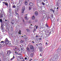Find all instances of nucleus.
<instances>
[{
	"label": "nucleus",
	"mask_w": 61,
	"mask_h": 61,
	"mask_svg": "<svg viewBox=\"0 0 61 61\" xmlns=\"http://www.w3.org/2000/svg\"><path fill=\"white\" fill-rule=\"evenodd\" d=\"M4 42H5V45H7L9 44V41L8 40L7 38H6L5 39V41H4Z\"/></svg>",
	"instance_id": "f257e3e1"
},
{
	"label": "nucleus",
	"mask_w": 61,
	"mask_h": 61,
	"mask_svg": "<svg viewBox=\"0 0 61 61\" xmlns=\"http://www.w3.org/2000/svg\"><path fill=\"white\" fill-rule=\"evenodd\" d=\"M27 16H28V14H26L25 15V19L26 20H28V18L27 17Z\"/></svg>",
	"instance_id": "f03ea898"
},
{
	"label": "nucleus",
	"mask_w": 61,
	"mask_h": 61,
	"mask_svg": "<svg viewBox=\"0 0 61 61\" xmlns=\"http://www.w3.org/2000/svg\"><path fill=\"white\" fill-rule=\"evenodd\" d=\"M30 48L31 51H34V47L32 45H30Z\"/></svg>",
	"instance_id": "7ed1b4c3"
},
{
	"label": "nucleus",
	"mask_w": 61,
	"mask_h": 61,
	"mask_svg": "<svg viewBox=\"0 0 61 61\" xmlns=\"http://www.w3.org/2000/svg\"><path fill=\"white\" fill-rule=\"evenodd\" d=\"M25 6H23L22 9L21 13L22 14L24 13L25 10Z\"/></svg>",
	"instance_id": "20e7f679"
},
{
	"label": "nucleus",
	"mask_w": 61,
	"mask_h": 61,
	"mask_svg": "<svg viewBox=\"0 0 61 61\" xmlns=\"http://www.w3.org/2000/svg\"><path fill=\"white\" fill-rule=\"evenodd\" d=\"M5 24V23L4 22H2V24H1V27L0 28L2 30H4V28H3V25H4V24Z\"/></svg>",
	"instance_id": "39448f33"
},
{
	"label": "nucleus",
	"mask_w": 61,
	"mask_h": 61,
	"mask_svg": "<svg viewBox=\"0 0 61 61\" xmlns=\"http://www.w3.org/2000/svg\"><path fill=\"white\" fill-rule=\"evenodd\" d=\"M35 15L36 16H37V15H38V12L37 11H36L35 12Z\"/></svg>",
	"instance_id": "423d86ee"
},
{
	"label": "nucleus",
	"mask_w": 61,
	"mask_h": 61,
	"mask_svg": "<svg viewBox=\"0 0 61 61\" xmlns=\"http://www.w3.org/2000/svg\"><path fill=\"white\" fill-rule=\"evenodd\" d=\"M60 0H56V4L57 5H59V2Z\"/></svg>",
	"instance_id": "0eeeda50"
},
{
	"label": "nucleus",
	"mask_w": 61,
	"mask_h": 61,
	"mask_svg": "<svg viewBox=\"0 0 61 61\" xmlns=\"http://www.w3.org/2000/svg\"><path fill=\"white\" fill-rule=\"evenodd\" d=\"M51 21L52 22H54L55 21V18H51Z\"/></svg>",
	"instance_id": "6e6552de"
},
{
	"label": "nucleus",
	"mask_w": 61,
	"mask_h": 61,
	"mask_svg": "<svg viewBox=\"0 0 61 61\" xmlns=\"http://www.w3.org/2000/svg\"><path fill=\"white\" fill-rule=\"evenodd\" d=\"M38 48L40 49V51L41 52L42 51V47L41 48V47H38Z\"/></svg>",
	"instance_id": "1a4fd4ad"
},
{
	"label": "nucleus",
	"mask_w": 61,
	"mask_h": 61,
	"mask_svg": "<svg viewBox=\"0 0 61 61\" xmlns=\"http://www.w3.org/2000/svg\"><path fill=\"white\" fill-rule=\"evenodd\" d=\"M3 3L5 5H6L7 6V5H8V3L7 2H3Z\"/></svg>",
	"instance_id": "9d476101"
},
{
	"label": "nucleus",
	"mask_w": 61,
	"mask_h": 61,
	"mask_svg": "<svg viewBox=\"0 0 61 61\" xmlns=\"http://www.w3.org/2000/svg\"><path fill=\"white\" fill-rule=\"evenodd\" d=\"M29 5H30V6H32L33 5V4L31 2H30L29 3Z\"/></svg>",
	"instance_id": "9b49d317"
},
{
	"label": "nucleus",
	"mask_w": 61,
	"mask_h": 61,
	"mask_svg": "<svg viewBox=\"0 0 61 61\" xmlns=\"http://www.w3.org/2000/svg\"><path fill=\"white\" fill-rule=\"evenodd\" d=\"M20 59H21V60H22H22L23 61L24 59L23 58V57L21 56H20Z\"/></svg>",
	"instance_id": "f8f14e48"
},
{
	"label": "nucleus",
	"mask_w": 61,
	"mask_h": 61,
	"mask_svg": "<svg viewBox=\"0 0 61 61\" xmlns=\"http://www.w3.org/2000/svg\"><path fill=\"white\" fill-rule=\"evenodd\" d=\"M25 5H27V1H25Z\"/></svg>",
	"instance_id": "ddd939ff"
},
{
	"label": "nucleus",
	"mask_w": 61,
	"mask_h": 61,
	"mask_svg": "<svg viewBox=\"0 0 61 61\" xmlns=\"http://www.w3.org/2000/svg\"><path fill=\"white\" fill-rule=\"evenodd\" d=\"M11 23L12 25H13V24H14V20H12Z\"/></svg>",
	"instance_id": "4468645a"
},
{
	"label": "nucleus",
	"mask_w": 61,
	"mask_h": 61,
	"mask_svg": "<svg viewBox=\"0 0 61 61\" xmlns=\"http://www.w3.org/2000/svg\"><path fill=\"white\" fill-rule=\"evenodd\" d=\"M3 14H2L0 15V17H1V18H3L4 16H3Z\"/></svg>",
	"instance_id": "2eb2a0df"
},
{
	"label": "nucleus",
	"mask_w": 61,
	"mask_h": 61,
	"mask_svg": "<svg viewBox=\"0 0 61 61\" xmlns=\"http://www.w3.org/2000/svg\"><path fill=\"white\" fill-rule=\"evenodd\" d=\"M26 30H27V31L28 32H30V30H29V29H26Z\"/></svg>",
	"instance_id": "dca6fc26"
},
{
	"label": "nucleus",
	"mask_w": 61,
	"mask_h": 61,
	"mask_svg": "<svg viewBox=\"0 0 61 61\" xmlns=\"http://www.w3.org/2000/svg\"><path fill=\"white\" fill-rule=\"evenodd\" d=\"M15 14H16V16H18V14H17V13H15Z\"/></svg>",
	"instance_id": "f3484780"
},
{
	"label": "nucleus",
	"mask_w": 61,
	"mask_h": 61,
	"mask_svg": "<svg viewBox=\"0 0 61 61\" xmlns=\"http://www.w3.org/2000/svg\"><path fill=\"white\" fill-rule=\"evenodd\" d=\"M0 22L1 23V24H2L3 22H2V19H0Z\"/></svg>",
	"instance_id": "a211bd4d"
},
{
	"label": "nucleus",
	"mask_w": 61,
	"mask_h": 61,
	"mask_svg": "<svg viewBox=\"0 0 61 61\" xmlns=\"http://www.w3.org/2000/svg\"><path fill=\"white\" fill-rule=\"evenodd\" d=\"M23 37L25 39H27V37H26V36H25V35L23 36Z\"/></svg>",
	"instance_id": "6ab92c4d"
},
{
	"label": "nucleus",
	"mask_w": 61,
	"mask_h": 61,
	"mask_svg": "<svg viewBox=\"0 0 61 61\" xmlns=\"http://www.w3.org/2000/svg\"><path fill=\"white\" fill-rule=\"evenodd\" d=\"M32 9V7L30 6L29 7V10H31Z\"/></svg>",
	"instance_id": "aec40b11"
},
{
	"label": "nucleus",
	"mask_w": 61,
	"mask_h": 61,
	"mask_svg": "<svg viewBox=\"0 0 61 61\" xmlns=\"http://www.w3.org/2000/svg\"><path fill=\"white\" fill-rule=\"evenodd\" d=\"M30 56L31 57H33V53H31L30 54Z\"/></svg>",
	"instance_id": "412c9836"
},
{
	"label": "nucleus",
	"mask_w": 61,
	"mask_h": 61,
	"mask_svg": "<svg viewBox=\"0 0 61 61\" xmlns=\"http://www.w3.org/2000/svg\"><path fill=\"white\" fill-rule=\"evenodd\" d=\"M15 57H13L12 58L10 59V60H13V59H15Z\"/></svg>",
	"instance_id": "4be33fe9"
},
{
	"label": "nucleus",
	"mask_w": 61,
	"mask_h": 61,
	"mask_svg": "<svg viewBox=\"0 0 61 61\" xmlns=\"http://www.w3.org/2000/svg\"><path fill=\"white\" fill-rule=\"evenodd\" d=\"M32 19H35V16H32Z\"/></svg>",
	"instance_id": "5701e85b"
},
{
	"label": "nucleus",
	"mask_w": 61,
	"mask_h": 61,
	"mask_svg": "<svg viewBox=\"0 0 61 61\" xmlns=\"http://www.w3.org/2000/svg\"><path fill=\"white\" fill-rule=\"evenodd\" d=\"M19 34H21V30H19Z\"/></svg>",
	"instance_id": "b1692460"
},
{
	"label": "nucleus",
	"mask_w": 61,
	"mask_h": 61,
	"mask_svg": "<svg viewBox=\"0 0 61 61\" xmlns=\"http://www.w3.org/2000/svg\"><path fill=\"white\" fill-rule=\"evenodd\" d=\"M27 50L28 52H30V49L29 48H27Z\"/></svg>",
	"instance_id": "393cba45"
},
{
	"label": "nucleus",
	"mask_w": 61,
	"mask_h": 61,
	"mask_svg": "<svg viewBox=\"0 0 61 61\" xmlns=\"http://www.w3.org/2000/svg\"><path fill=\"white\" fill-rule=\"evenodd\" d=\"M29 28H30V29H31L32 28V26H31V25H30L29 27Z\"/></svg>",
	"instance_id": "a878e982"
},
{
	"label": "nucleus",
	"mask_w": 61,
	"mask_h": 61,
	"mask_svg": "<svg viewBox=\"0 0 61 61\" xmlns=\"http://www.w3.org/2000/svg\"><path fill=\"white\" fill-rule=\"evenodd\" d=\"M43 55V54H42V53H41L40 54V56H42Z\"/></svg>",
	"instance_id": "bb28decb"
},
{
	"label": "nucleus",
	"mask_w": 61,
	"mask_h": 61,
	"mask_svg": "<svg viewBox=\"0 0 61 61\" xmlns=\"http://www.w3.org/2000/svg\"><path fill=\"white\" fill-rule=\"evenodd\" d=\"M3 43H5V42H4V41H1L0 42V43H1V44H3Z\"/></svg>",
	"instance_id": "cd10ccee"
},
{
	"label": "nucleus",
	"mask_w": 61,
	"mask_h": 61,
	"mask_svg": "<svg viewBox=\"0 0 61 61\" xmlns=\"http://www.w3.org/2000/svg\"><path fill=\"white\" fill-rule=\"evenodd\" d=\"M23 42H24V41L23 40H21L20 41V43H22Z\"/></svg>",
	"instance_id": "c85d7f7f"
},
{
	"label": "nucleus",
	"mask_w": 61,
	"mask_h": 61,
	"mask_svg": "<svg viewBox=\"0 0 61 61\" xmlns=\"http://www.w3.org/2000/svg\"><path fill=\"white\" fill-rule=\"evenodd\" d=\"M38 21V20L37 19H36L35 20V22H37Z\"/></svg>",
	"instance_id": "c756f323"
},
{
	"label": "nucleus",
	"mask_w": 61,
	"mask_h": 61,
	"mask_svg": "<svg viewBox=\"0 0 61 61\" xmlns=\"http://www.w3.org/2000/svg\"><path fill=\"white\" fill-rule=\"evenodd\" d=\"M13 8H15V5H13Z\"/></svg>",
	"instance_id": "7c9ffc66"
},
{
	"label": "nucleus",
	"mask_w": 61,
	"mask_h": 61,
	"mask_svg": "<svg viewBox=\"0 0 61 61\" xmlns=\"http://www.w3.org/2000/svg\"><path fill=\"white\" fill-rule=\"evenodd\" d=\"M9 54H11V51H9Z\"/></svg>",
	"instance_id": "2f4dec72"
},
{
	"label": "nucleus",
	"mask_w": 61,
	"mask_h": 61,
	"mask_svg": "<svg viewBox=\"0 0 61 61\" xmlns=\"http://www.w3.org/2000/svg\"><path fill=\"white\" fill-rule=\"evenodd\" d=\"M17 49H18V48L17 47H15V50H17Z\"/></svg>",
	"instance_id": "473e14b6"
},
{
	"label": "nucleus",
	"mask_w": 61,
	"mask_h": 61,
	"mask_svg": "<svg viewBox=\"0 0 61 61\" xmlns=\"http://www.w3.org/2000/svg\"><path fill=\"white\" fill-rule=\"evenodd\" d=\"M51 17L52 18H53V14H52L51 16Z\"/></svg>",
	"instance_id": "72a5a7b5"
},
{
	"label": "nucleus",
	"mask_w": 61,
	"mask_h": 61,
	"mask_svg": "<svg viewBox=\"0 0 61 61\" xmlns=\"http://www.w3.org/2000/svg\"><path fill=\"white\" fill-rule=\"evenodd\" d=\"M33 31L34 32H35V31H36V28H34V29H33Z\"/></svg>",
	"instance_id": "f704fd0d"
},
{
	"label": "nucleus",
	"mask_w": 61,
	"mask_h": 61,
	"mask_svg": "<svg viewBox=\"0 0 61 61\" xmlns=\"http://www.w3.org/2000/svg\"><path fill=\"white\" fill-rule=\"evenodd\" d=\"M42 3L43 5H45V3H43V2H42Z\"/></svg>",
	"instance_id": "c9c22d12"
},
{
	"label": "nucleus",
	"mask_w": 61,
	"mask_h": 61,
	"mask_svg": "<svg viewBox=\"0 0 61 61\" xmlns=\"http://www.w3.org/2000/svg\"><path fill=\"white\" fill-rule=\"evenodd\" d=\"M26 57L27 58V59H28L29 58V57L27 56H26Z\"/></svg>",
	"instance_id": "e433bc0d"
},
{
	"label": "nucleus",
	"mask_w": 61,
	"mask_h": 61,
	"mask_svg": "<svg viewBox=\"0 0 61 61\" xmlns=\"http://www.w3.org/2000/svg\"><path fill=\"white\" fill-rule=\"evenodd\" d=\"M52 12H53V13H54V12H55V11H54V10H52Z\"/></svg>",
	"instance_id": "4c0bfd02"
},
{
	"label": "nucleus",
	"mask_w": 61,
	"mask_h": 61,
	"mask_svg": "<svg viewBox=\"0 0 61 61\" xmlns=\"http://www.w3.org/2000/svg\"><path fill=\"white\" fill-rule=\"evenodd\" d=\"M38 28V26H36V29H37V28Z\"/></svg>",
	"instance_id": "58836bf2"
},
{
	"label": "nucleus",
	"mask_w": 61,
	"mask_h": 61,
	"mask_svg": "<svg viewBox=\"0 0 61 61\" xmlns=\"http://www.w3.org/2000/svg\"><path fill=\"white\" fill-rule=\"evenodd\" d=\"M15 52V53L16 54H18V53H17L16 51Z\"/></svg>",
	"instance_id": "ea45409f"
},
{
	"label": "nucleus",
	"mask_w": 61,
	"mask_h": 61,
	"mask_svg": "<svg viewBox=\"0 0 61 61\" xmlns=\"http://www.w3.org/2000/svg\"><path fill=\"white\" fill-rule=\"evenodd\" d=\"M51 32H49V35H50V34H51Z\"/></svg>",
	"instance_id": "a19ab883"
},
{
	"label": "nucleus",
	"mask_w": 61,
	"mask_h": 61,
	"mask_svg": "<svg viewBox=\"0 0 61 61\" xmlns=\"http://www.w3.org/2000/svg\"><path fill=\"white\" fill-rule=\"evenodd\" d=\"M23 22H24V23H25V20H23Z\"/></svg>",
	"instance_id": "79ce46f5"
},
{
	"label": "nucleus",
	"mask_w": 61,
	"mask_h": 61,
	"mask_svg": "<svg viewBox=\"0 0 61 61\" xmlns=\"http://www.w3.org/2000/svg\"><path fill=\"white\" fill-rule=\"evenodd\" d=\"M9 46H11V44L10 43L9 44Z\"/></svg>",
	"instance_id": "37998d69"
},
{
	"label": "nucleus",
	"mask_w": 61,
	"mask_h": 61,
	"mask_svg": "<svg viewBox=\"0 0 61 61\" xmlns=\"http://www.w3.org/2000/svg\"><path fill=\"white\" fill-rule=\"evenodd\" d=\"M18 55H21V54L20 53H19L18 54Z\"/></svg>",
	"instance_id": "c03bdc74"
},
{
	"label": "nucleus",
	"mask_w": 61,
	"mask_h": 61,
	"mask_svg": "<svg viewBox=\"0 0 61 61\" xmlns=\"http://www.w3.org/2000/svg\"><path fill=\"white\" fill-rule=\"evenodd\" d=\"M43 60H44V58H43L42 59V61H43Z\"/></svg>",
	"instance_id": "a18cd8bd"
},
{
	"label": "nucleus",
	"mask_w": 61,
	"mask_h": 61,
	"mask_svg": "<svg viewBox=\"0 0 61 61\" xmlns=\"http://www.w3.org/2000/svg\"><path fill=\"white\" fill-rule=\"evenodd\" d=\"M21 50H23V48H21Z\"/></svg>",
	"instance_id": "49530a36"
},
{
	"label": "nucleus",
	"mask_w": 61,
	"mask_h": 61,
	"mask_svg": "<svg viewBox=\"0 0 61 61\" xmlns=\"http://www.w3.org/2000/svg\"><path fill=\"white\" fill-rule=\"evenodd\" d=\"M25 60H26V59H27V58H26V57L25 58Z\"/></svg>",
	"instance_id": "de8ad7c7"
},
{
	"label": "nucleus",
	"mask_w": 61,
	"mask_h": 61,
	"mask_svg": "<svg viewBox=\"0 0 61 61\" xmlns=\"http://www.w3.org/2000/svg\"><path fill=\"white\" fill-rule=\"evenodd\" d=\"M46 45H48V44H47V43L46 42Z\"/></svg>",
	"instance_id": "09e8293b"
},
{
	"label": "nucleus",
	"mask_w": 61,
	"mask_h": 61,
	"mask_svg": "<svg viewBox=\"0 0 61 61\" xmlns=\"http://www.w3.org/2000/svg\"><path fill=\"white\" fill-rule=\"evenodd\" d=\"M9 53V51H8V52H7V55H8V53Z\"/></svg>",
	"instance_id": "8fccbe9b"
},
{
	"label": "nucleus",
	"mask_w": 61,
	"mask_h": 61,
	"mask_svg": "<svg viewBox=\"0 0 61 61\" xmlns=\"http://www.w3.org/2000/svg\"><path fill=\"white\" fill-rule=\"evenodd\" d=\"M53 10V9H50V11H52V10Z\"/></svg>",
	"instance_id": "3c124183"
},
{
	"label": "nucleus",
	"mask_w": 61,
	"mask_h": 61,
	"mask_svg": "<svg viewBox=\"0 0 61 61\" xmlns=\"http://www.w3.org/2000/svg\"><path fill=\"white\" fill-rule=\"evenodd\" d=\"M43 0L44 1V2H45V1H46V0Z\"/></svg>",
	"instance_id": "603ef678"
},
{
	"label": "nucleus",
	"mask_w": 61,
	"mask_h": 61,
	"mask_svg": "<svg viewBox=\"0 0 61 61\" xmlns=\"http://www.w3.org/2000/svg\"><path fill=\"white\" fill-rule=\"evenodd\" d=\"M32 42L33 43H35V42H34V41H33Z\"/></svg>",
	"instance_id": "864d4df0"
},
{
	"label": "nucleus",
	"mask_w": 61,
	"mask_h": 61,
	"mask_svg": "<svg viewBox=\"0 0 61 61\" xmlns=\"http://www.w3.org/2000/svg\"><path fill=\"white\" fill-rule=\"evenodd\" d=\"M30 60H31H31H32V59H30Z\"/></svg>",
	"instance_id": "5fc2aeb1"
},
{
	"label": "nucleus",
	"mask_w": 61,
	"mask_h": 61,
	"mask_svg": "<svg viewBox=\"0 0 61 61\" xmlns=\"http://www.w3.org/2000/svg\"><path fill=\"white\" fill-rule=\"evenodd\" d=\"M47 27H48V25H47Z\"/></svg>",
	"instance_id": "6e6d98bb"
},
{
	"label": "nucleus",
	"mask_w": 61,
	"mask_h": 61,
	"mask_svg": "<svg viewBox=\"0 0 61 61\" xmlns=\"http://www.w3.org/2000/svg\"><path fill=\"white\" fill-rule=\"evenodd\" d=\"M1 13H2V11H1V13L0 14H1Z\"/></svg>",
	"instance_id": "4d7b16f0"
},
{
	"label": "nucleus",
	"mask_w": 61,
	"mask_h": 61,
	"mask_svg": "<svg viewBox=\"0 0 61 61\" xmlns=\"http://www.w3.org/2000/svg\"><path fill=\"white\" fill-rule=\"evenodd\" d=\"M57 9H58V7H57Z\"/></svg>",
	"instance_id": "13d9d810"
},
{
	"label": "nucleus",
	"mask_w": 61,
	"mask_h": 61,
	"mask_svg": "<svg viewBox=\"0 0 61 61\" xmlns=\"http://www.w3.org/2000/svg\"><path fill=\"white\" fill-rule=\"evenodd\" d=\"M5 21H7V20H5Z\"/></svg>",
	"instance_id": "bf43d9fd"
},
{
	"label": "nucleus",
	"mask_w": 61,
	"mask_h": 61,
	"mask_svg": "<svg viewBox=\"0 0 61 61\" xmlns=\"http://www.w3.org/2000/svg\"><path fill=\"white\" fill-rule=\"evenodd\" d=\"M31 61V60H30V61Z\"/></svg>",
	"instance_id": "052dcab7"
},
{
	"label": "nucleus",
	"mask_w": 61,
	"mask_h": 61,
	"mask_svg": "<svg viewBox=\"0 0 61 61\" xmlns=\"http://www.w3.org/2000/svg\"><path fill=\"white\" fill-rule=\"evenodd\" d=\"M13 56V57H15V56Z\"/></svg>",
	"instance_id": "680f3d73"
},
{
	"label": "nucleus",
	"mask_w": 61,
	"mask_h": 61,
	"mask_svg": "<svg viewBox=\"0 0 61 61\" xmlns=\"http://www.w3.org/2000/svg\"><path fill=\"white\" fill-rule=\"evenodd\" d=\"M37 36H36V37H37Z\"/></svg>",
	"instance_id": "e2e57ef3"
},
{
	"label": "nucleus",
	"mask_w": 61,
	"mask_h": 61,
	"mask_svg": "<svg viewBox=\"0 0 61 61\" xmlns=\"http://www.w3.org/2000/svg\"><path fill=\"white\" fill-rule=\"evenodd\" d=\"M30 25H31V26L32 25L31 24H30Z\"/></svg>",
	"instance_id": "0e129e2a"
},
{
	"label": "nucleus",
	"mask_w": 61,
	"mask_h": 61,
	"mask_svg": "<svg viewBox=\"0 0 61 61\" xmlns=\"http://www.w3.org/2000/svg\"><path fill=\"white\" fill-rule=\"evenodd\" d=\"M4 19H5V17H4Z\"/></svg>",
	"instance_id": "69168bd1"
},
{
	"label": "nucleus",
	"mask_w": 61,
	"mask_h": 61,
	"mask_svg": "<svg viewBox=\"0 0 61 61\" xmlns=\"http://www.w3.org/2000/svg\"><path fill=\"white\" fill-rule=\"evenodd\" d=\"M19 51H20V50H19Z\"/></svg>",
	"instance_id": "338daca9"
},
{
	"label": "nucleus",
	"mask_w": 61,
	"mask_h": 61,
	"mask_svg": "<svg viewBox=\"0 0 61 61\" xmlns=\"http://www.w3.org/2000/svg\"><path fill=\"white\" fill-rule=\"evenodd\" d=\"M22 37H23V36H22Z\"/></svg>",
	"instance_id": "774afa93"
}]
</instances>
